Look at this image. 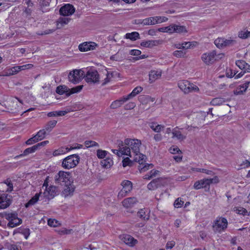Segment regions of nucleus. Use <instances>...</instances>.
Returning <instances> with one entry per match:
<instances>
[{
    "instance_id": "nucleus-1",
    "label": "nucleus",
    "mask_w": 250,
    "mask_h": 250,
    "mask_svg": "<svg viewBox=\"0 0 250 250\" xmlns=\"http://www.w3.org/2000/svg\"><path fill=\"white\" fill-rule=\"evenodd\" d=\"M125 146L122 147V154L132 157L133 154L139 152L141 145V141L139 140L127 138L125 140Z\"/></svg>"
},
{
    "instance_id": "nucleus-2",
    "label": "nucleus",
    "mask_w": 250,
    "mask_h": 250,
    "mask_svg": "<svg viewBox=\"0 0 250 250\" xmlns=\"http://www.w3.org/2000/svg\"><path fill=\"white\" fill-rule=\"evenodd\" d=\"M54 181L56 185L63 186L69 184L73 180L71 178L70 172L60 171L55 175Z\"/></svg>"
},
{
    "instance_id": "nucleus-3",
    "label": "nucleus",
    "mask_w": 250,
    "mask_h": 250,
    "mask_svg": "<svg viewBox=\"0 0 250 250\" xmlns=\"http://www.w3.org/2000/svg\"><path fill=\"white\" fill-rule=\"evenodd\" d=\"M228 225V220L226 218L218 216L213 223V230L215 233H221L227 229Z\"/></svg>"
},
{
    "instance_id": "nucleus-4",
    "label": "nucleus",
    "mask_w": 250,
    "mask_h": 250,
    "mask_svg": "<svg viewBox=\"0 0 250 250\" xmlns=\"http://www.w3.org/2000/svg\"><path fill=\"white\" fill-rule=\"evenodd\" d=\"M79 161L80 157L77 154H73L64 158L62 165L64 168L69 169L75 167L78 164Z\"/></svg>"
},
{
    "instance_id": "nucleus-5",
    "label": "nucleus",
    "mask_w": 250,
    "mask_h": 250,
    "mask_svg": "<svg viewBox=\"0 0 250 250\" xmlns=\"http://www.w3.org/2000/svg\"><path fill=\"white\" fill-rule=\"evenodd\" d=\"M178 87L185 93L187 94L199 90L198 87L187 80H181L178 82Z\"/></svg>"
},
{
    "instance_id": "nucleus-6",
    "label": "nucleus",
    "mask_w": 250,
    "mask_h": 250,
    "mask_svg": "<svg viewBox=\"0 0 250 250\" xmlns=\"http://www.w3.org/2000/svg\"><path fill=\"white\" fill-rule=\"evenodd\" d=\"M3 217L9 221L7 226L10 228H14L22 223L21 219L18 217V214L14 213H4Z\"/></svg>"
},
{
    "instance_id": "nucleus-7",
    "label": "nucleus",
    "mask_w": 250,
    "mask_h": 250,
    "mask_svg": "<svg viewBox=\"0 0 250 250\" xmlns=\"http://www.w3.org/2000/svg\"><path fill=\"white\" fill-rule=\"evenodd\" d=\"M84 79L88 83H98L100 82V75L96 69L90 68L86 72Z\"/></svg>"
},
{
    "instance_id": "nucleus-8",
    "label": "nucleus",
    "mask_w": 250,
    "mask_h": 250,
    "mask_svg": "<svg viewBox=\"0 0 250 250\" xmlns=\"http://www.w3.org/2000/svg\"><path fill=\"white\" fill-rule=\"evenodd\" d=\"M121 185L123 188L118 195V197L119 199L126 196L132 189V183L130 181L124 180L122 182Z\"/></svg>"
},
{
    "instance_id": "nucleus-9",
    "label": "nucleus",
    "mask_w": 250,
    "mask_h": 250,
    "mask_svg": "<svg viewBox=\"0 0 250 250\" xmlns=\"http://www.w3.org/2000/svg\"><path fill=\"white\" fill-rule=\"evenodd\" d=\"M83 74V71L81 70H74L68 75L69 81L73 83H77L81 81Z\"/></svg>"
},
{
    "instance_id": "nucleus-10",
    "label": "nucleus",
    "mask_w": 250,
    "mask_h": 250,
    "mask_svg": "<svg viewBox=\"0 0 250 250\" xmlns=\"http://www.w3.org/2000/svg\"><path fill=\"white\" fill-rule=\"evenodd\" d=\"M44 186H45V190L43 192V194L48 199H51L57 195L58 190L56 186H51L47 188L45 183L43 184V187Z\"/></svg>"
},
{
    "instance_id": "nucleus-11",
    "label": "nucleus",
    "mask_w": 250,
    "mask_h": 250,
    "mask_svg": "<svg viewBox=\"0 0 250 250\" xmlns=\"http://www.w3.org/2000/svg\"><path fill=\"white\" fill-rule=\"evenodd\" d=\"M216 55L215 51L205 53L202 55L201 59L206 64L210 65L215 61Z\"/></svg>"
},
{
    "instance_id": "nucleus-12",
    "label": "nucleus",
    "mask_w": 250,
    "mask_h": 250,
    "mask_svg": "<svg viewBox=\"0 0 250 250\" xmlns=\"http://www.w3.org/2000/svg\"><path fill=\"white\" fill-rule=\"evenodd\" d=\"M73 181L68 184L63 185V189L62 192V195L64 198L72 196L75 191V187L73 184Z\"/></svg>"
},
{
    "instance_id": "nucleus-13",
    "label": "nucleus",
    "mask_w": 250,
    "mask_h": 250,
    "mask_svg": "<svg viewBox=\"0 0 250 250\" xmlns=\"http://www.w3.org/2000/svg\"><path fill=\"white\" fill-rule=\"evenodd\" d=\"M74 6L70 4H66L62 6L59 10L60 15L64 17L72 15L75 12Z\"/></svg>"
},
{
    "instance_id": "nucleus-14",
    "label": "nucleus",
    "mask_w": 250,
    "mask_h": 250,
    "mask_svg": "<svg viewBox=\"0 0 250 250\" xmlns=\"http://www.w3.org/2000/svg\"><path fill=\"white\" fill-rule=\"evenodd\" d=\"M12 203V197L6 194L0 196V209H4L8 207Z\"/></svg>"
},
{
    "instance_id": "nucleus-15",
    "label": "nucleus",
    "mask_w": 250,
    "mask_h": 250,
    "mask_svg": "<svg viewBox=\"0 0 250 250\" xmlns=\"http://www.w3.org/2000/svg\"><path fill=\"white\" fill-rule=\"evenodd\" d=\"M97 46V44L94 42H84L79 45V49L81 52L93 50Z\"/></svg>"
},
{
    "instance_id": "nucleus-16",
    "label": "nucleus",
    "mask_w": 250,
    "mask_h": 250,
    "mask_svg": "<svg viewBox=\"0 0 250 250\" xmlns=\"http://www.w3.org/2000/svg\"><path fill=\"white\" fill-rule=\"evenodd\" d=\"M162 178L155 179L151 181L147 186L149 190H154L163 185Z\"/></svg>"
},
{
    "instance_id": "nucleus-17",
    "label": "nucleus",
    "mask_w": 250,
    "mask_h": 250,
    "mask_svg": "<svg viewBox=\"0 0 250 250\" xmlns=\"http://www.w3.org/2000/svg\"><path fill=\"white\" fill-rule=\"evenodd\" d=\"M138 201L136 197H129L125 199L122 201L123 206L125 208H131L138 203Z\"/></svg>"
},
{
    "instance_id": "nucleus-18",
    "label": "nucleus",
    "mask_w": 250,
    "mask_h": 250,
    "mask_svg": "<svg viewBox=\"0 0 250 250\" xmlns=\"http://www.w3.org/2000/svg\"><path fill=\"white\" fill-rule=\"evenodd\" d=\"M162 75L161 70H151L149 74V82L150 83L159 79Z\"/></svg>"
},
{
    "instance_id": "nucleus-19",
    "label": "nucleus",
    "mask_w": 250,
    "mask_h": 250,
    "mask_svg": "<svg viewBox=\"0 0 250 250\" xmlns=\"http://www.w3.org/2000/svg\"><path fill=\"white\" fill-rule=\"evenodd\" d=\"M121 240L126 244L129 246H133L136 243L137 240L129 235L124 234L120 236Z\"/></svg>"
},
{
    "instance_id": "nucleus-20",
    "label": "nucleus",
    "mask_w": 250,
    "mask_h": 250,
    "mask_svg": "<svg viewBox=\"0 0 250 250\" xmlns=\"http://www.w3.org/2000/svg\"><path fill=\"white\" fill-rule=\"evenodd\" d=\"M208 179H203L202 180L197 181L194 184V188L195 189H199L202 188H206L209 187Z\"/></svg>"
},
{
    "instance_id": "nucleus-21",
    "label": "nucleus",
    "mask_w": 250,
    "mask_h": 250,
    "mask_svg": "<svg viewBox=\"0 0 250 250\" xmlns=\"http://www.w3.org/2000/svg\"><path fill=\"white\" fill-rule=\"evenodd\" d=\"M133 158V160L136 162H138L140 165H143L146 159V155L141 153L140 152L137 154H133V156L131 157Z\"/></svg>"
},
{
    "instance_id": "nucleus-22",
    "label": "nucleus",
    "mask_w": 250,
    "mask_h": 250,
    "mask_svg": "<svg viewBox=\"0 0 250 250\" xmlns=\"http://www.w3.org/2000/svg\"><path fill=\"white\" fill-rule=\"evenodd\" d=\"M179 127L177 126L172 130V138H176L178 140L183 141L186 139V135L182 134V132L179 130Z\"/></svg>"
},
{
    "instance_id": "nucleus-23",
    "label": "nucleus",
    "mask_w": 250,
    "mask_h": 250,
    "mask_svg": "<svg viewBox=\"0 0 250 250\" xmlns=\"http://www.w3.org/2000/svg\"><path fill=\"white\" fill-rule=\"evenodd\" d=\"M137 24H142L143 25H154L155 24L154 17L147 18L143 20H139Z\"/></svg>"
},
{
    "instance_id": "nucleus-24",
    "label": "nucleus",
    "mask_w": 250,
    "mask_h": 250,
    "mask_svg": "<svg viewBox=\"0 0 250 250\" xmlns=\"http://www.w3.org/2000/svg\"><path fill=\"white\" fill-rule=\"evenodd\" d=\"M127 100L125 96L121 98L120 99L114 101L110 105L111 109H116L120 107L125 102H126Z\"/></svg>"
},
{
    "instance_id": "nucleus-25",
    "label": "nucleus",
    "mask_w": 250,
    "mask_h": 250,
    "mask_svg": "<svg viewBox=\"0 0 250 250\" xmlns=\"http://www.w3.org/2000/svg\"><path fill=\"white\" fill-rule=\"evenodd\" d=\"M160 42L161 41L159 40H149L142 42L141 45L145 47L150 48L159 44Z\"/></svg>"
},
{
    "instance_id": "nucleus-26",
    "label": "nucleus",
    "mask_w": 250,
    "mask_h": 250,
    "mask_svg": "<svg viewBox=\"0 0 250 250\" xmlns=\"http://www.w3.org/2000/svg\"><path fill=\"white\" fill-rule=\"evenodd\" d=\"M70 89L65 85H61L57 87L56 92L59 95H63L65 94L67 96V94L69 93Z\"/></svg>"
},
{
    "instance_id": "nucleus-27",
    "label": "nucleus",
    "mask_w": 250,
    "mask_h": 250,
    "mask_svg": "<svg viewBox=\"0 0 250 250\" xmlns=\"http://www.w3.org/2000/svg\"><path fill=\"white\" fill-rule=\"evenodd\" d=\"M172 29L173 30V33H185L187 32V30L186 29V28L184 26L180 25H176L174 24H172Z\"/></svg>"
},
{
    "instance_id": "nucleus-28",
    "label": "nucleus",
    "mask_w": 250,
    "mask_h": 250,
    "mask_svg": "<svg viewBox=\"0 0 250 250\" xmlns=\"http://www.w3.org/2000/svg\"><path fill=\"white\" fill-rule=\"evenodd\" d=\"M143 90V88L141 86H137L135 87L132 91L127 95V96H125L126 99L128 100H129L130 99L133 98L135 96H136L137 94L140 93Z\"/></svg>"
},
{
    "instance_id": "nucleus-29",
    "label": "nucleus",
    "mask_w": 250,
    "mask_h": 250,
    "mask_svg": "<svg viewBox=\"0 0 250 250\" xmlns=\"http://www.w3.org/2000/svg\"><path fill=\"white\" fill-rule=\"evenodd\" d=\"M70 19L67 17L60 18L57 21V28H61L64 25L67 24L70 21Z\"/></svg>"
},
{
    "instance_id": "nucleus-30",
    "label": "nucleus",
    "mask_w": 250,
    "mask_h": 250,
    "mask_svg": "<svg viewBox=\"0 0 250 250\" xmlns=\"http://www.w3.org/2000/svg\"><path fill=\"white\" fill-rule=\"evenodd\" d=\"M113 164L112 160L109 157H107L105 159H104L101 161V166L105 168H110L112 166Z\"/></svg>"
},
{
    "instance_id": "nucleus-31",
    "label": "nucleus",
    "mask_w": 250,
    "mask_h": 250,
    "mask_svg": "<svg viewBox=\"0 0 250 250\" xmlns=\"http://www.w3.org/2000/svg\"><path fill=\"white\" fill-rule=\"evenodd\" d=\"M36 150H37V149L36 148L35 145H34L32 147L25 149L22 154L17 156L15 158H19L21 156H26L30 153L34 152Z\"/></svg>"
},
{
    "instance_id": "nucleus-32",
    "label": "nucleus",
    "mask_w": 250,
    "mask_h": 250,
    "mask_svg": "<svg viewBox=\"0 0 250 250\" xmlns=\"http://www.w3.org/2000/svg\"><path fill=\"white\" fill-rule=\"evenodd\" d=\"M41 193H36L25 205L26 208H28L31 205H34L39 200V196Z\"/></svg>"
},
{
    "instance_id": "nucleus-33",
    "label": "nucleus",
    "mask_w": 250,
    "mask_h": 250,
    "mask_svg": "<svg viewBox=\"0 0 250 250\" xmlns=\"http://www.w3.org/2000/svg\"><path fill=\"white\" fill-rule=\"evenodd\" d=\"M125 38L130 39L131 41H136L140 39V35L137 32H133L130 33H127L125 36Z\"/></svg>"
},
{
    "instance_id": "nucleus-34",
    "label": "nucleus",
    "mask_w": 250,
    "mask_h": 250,
    "mask_svg": "<svg viewBox=\"0 0 250 250\" xmlns=\"http://www.w3.org/2000/svg\"><path fill=\"white\" fill-rule=\"evenodd\" d=\"M67 152H68V147H61L54 151L53 155L54 156H58L63 154Z\"/></svg>"
},
{
    "instance_id": "nucleus-35",
    "label": "nucleus",
    "mask_w": 250,
    "mask_h": 250,
    "mask_svg": "<svg viewBox=\"0 0 250 250\" xmlns=\"http://www.w3.org/2000/svg\"><path fill=\"white\" fill-rule=\"evenodd\" d=\"M57 121L56 120L50 121L48 122L44 126L45 129L47 132H50L52 129L55 126Z\"/></svg>"
},
{
    "instance_id": "nucleus-36",
    "label": "nucleus",
    "mask_w": 250,
    "mask_h": 250,
    "mask_svg": "<svg viewBox=\"0 0 250 250\" xmlns=\"http://www.w3.org/2000/svg\"><path fill=\"white\" fill-rule=\"evenodd\" d=\"M226 102V101L224 98L218 97L213 99L210 103L213 105H219L225 103Z\"/></svg>"
},
{
    "instance_id": "nucleus-37",
    "label": "nucleus",
    "mask_w": 250,
    "mask_h": 250,
    "mask_svg": "<svg viewBox=\"0 0 250 250\" xmlns=\"http://www.w3.org/2000/svg\"><path fill=\"white\" fill-rule=\"evenodd\" d=\"M150 127L155 132H159L161 131L162 129L164 128V126L160 125H157L155 123H151L149 124Z\"/></svg>"
},
{
    "instance_id": "nucleus-38",
    "label": "nucleus",
    "mask_w": 250,
    "mask_h": 250,
    "mask_svg": "<svg viewBox=\"0 0 250 250\" xmlns=\"http://www.w3.org/2000/svg\"><path fill=\"white\" fill-rule=\"evenodd\" d=\"M190 169L192 171L203 172V173H205L208 175H213L214 174V173L212 171L204 169V168H198L192 167Z\"/></svg>"
},
{
    "instance_id": "nucleus-39",
    "label": "nucleus",
    "mask_w": 250,
    "mask_h": 250,
    "mask_svg": "<svg viewBox=\"0 0 250 250\" xmlns=\"http://www.w3.org/2000/svg\"><path fill=\"white\" fill-rule=\"evenodd\" d=\"M47 131L44 129L40 130L38 132L37 134L35 136L37 139H38V141H41L45 138L46 135V132Z\"/></svg>"
},
{
    "instance_id": "nucleus-40",
    "label": "nucleus",
    "mask_w": 250,
    "mask_h": 250,
    "mask_svg": "<svg viewBox=\"0 0 250 250\" xmlns=\"http://www.w3.org/2000/svg\"><path fill=\"white\" fill-rule=\"evenodd\" d=\"M224 38H218L214 41L215 45L219 48H224Z\"/></svg>"
},
{
    "instance_id": "nucleus-41",
    "label": "nucleus",
    "mask_w": 250,
    "mask_h": 250,
    "mask_svg": "<svg viewBox=\"0 0 250 250\" xmlns=\"http://www.w3.org/2000/svg\"><path fill=\"white\" fill-rule=\"evenodd\" d=\"M233 210L237 213L243 215H246L248 213L247 210L244 208L241 207H234Z\"/></svg>"
},
{
    "instance_id": "nucleus-42",
    "label": "nucleus",
    "mask_w": 250,
    "mask_h": 250,
    "mask_svg": "<svg viewBox=\"0 0 250 250\" xmlns=\"http://www.w3.org/2000/svg\"><path fill=\"white\" fill-rule=\"evenodd\" d=\"M172 24L169 25V26L166 27H163L161 28H159L158 29V31L161 32H167L169 33H173V29H172Z\"/></svg>"
},
{
    "instance_id": "nucleus-43",
    "label": "nucleus",
    "mask_w": 250,
    "mask_h": 250,
    "mask_svg": "<svg viewBox=\"0 0 250 250\" xmlns=\"http://www.w3.org/2000/svg\"><path fill=\"white\" fill-rule=\"evenodd\" d=\"M236 43V41L231 38H230L229 39H225L224 38V48L227 46H232Z\"/></svg>"
},
{
    "instance_id": "nucleus-44",
    "label": "nucleus",
    "mask_w": 250,
    "mask_h": 250,
    "mask_svg": "<svg viewBox=\"0 0 250 250\" xmlns=\"http://www.w3.org/2000/svg\"><path fill=\"white\" fill-rule=\"evenodd\" d=\"M19 232L23 234L25 238L27 239L30 234V229L28 228H19Z\"/></svg>"
},
{
    "instance_id": "nucleus-45",
    "label": "nucleus",
    "mask_w": 250,
    "mask_h": 250,
    "mask_svg": "<svg viewBox=\"0 0 250 250\" xmlns=\"http://www.w3.org/2000/svg\"><path fill=\"white\" fill-rule=\"evenodd\" d=\"M83 87V85H80L70 89V92L69 93L67 94V96H69L72 94L80 92L82 89Z\"/></svg>"
},
{
    "instance_id": "nucleus-46",
    "label": "nucleus",
    "mask_w": 250,
    "mask_h": 250,
    "mask_svg": "<svg viewBox=\"0 0 250 250\" xmlns=\"http://www.w3.org/2000/svg\"><path fill=\"white\" fill-rule=\"evenodd\" d=\"M238 37L243 39H246L250 37V31H241L239 32Z\"/></svg>"
},
{
    "instance_id": "nucleus-47",
    "label": "nucleus",
    "mask_w": 250,
    "mask_h": 250,
    "mask_svg": "<svg viewBox=\"0 0 250 250\" xmlns=\"http://www.w3.org/2000/svg\"><path fill=\"white\" fill-rule=\"evenodd\" d=\"M137 216L140 218L144 220H148L149 218V216L147 214H146L145 210L142 209L138 212Z\"/></svg>"
},
{
    "instance_id": "nucleus-48",
    "label": "nucleus",
    "mask_w": 250,
    "mask_h": 250,
    "mask_svg": "<svg viewBox=\"0 0 250 250\" xmlns=\"http://www.w3.org/2000/svg\"><path fill=\"white\" fill-rule=\"evenodd\" d=\"M186 55V52L183 50H176L173 52V55L177 58L184 57Z\"/></svg>"
},
{
    "instance_id": "nucleus-49",
    "label": "nucleus",
    "mask_w": 250,
    "mask_h": 250,
    "mask_svg": "<svg viewBox=\"0 0 250 250\" xmlns=\"http://www.w3.org/2000/svg\"><path fill=\"white\" fill-rule=\"evenodd\" d=\"M154 19L155 24L157 23H162L168 20V19L167 17L161 16H155L154 17Z\"/></svg>"
},
{
    "instance_id": "nucleus-50",
    "label": "nucleus",
    "mask_w": 250,
    "mask_h": 250,
    "mask_svg": "<svg viewBox=\"0 0 250 250\" xmlns=\"http://www.w3.org/2000/svg\"><path fill=\"white\" fill-rule=\"evenodd\" d=\"M107 152L105 150L98 149L97 150V156L99 159H103L106 156Z\"/></svg>"
},
{
    "instance_id": "nucleus-51",
    "label": "nucleus",
    "mask_w": 250,
    "mask_h": 250,
    "mask_svg": "<svg viewBox=\"0 0 250 250\" xmlns=\"http://www.w3.org/2000/svg\"><path fill=\"white\" fill-rule=\"evenodd\" d=\"M235 63L239 68L244 71L247 63L243 60H238Z\"/></svg>"
},
{
    "instance_id": "nucleus-52",
    "label": "nucleus",
    "mask_w": 250,
    "mask_h": 250,
    "mask_svg": "<svg viewBox=\"0 0 250 250\" xmlns=\"http://www.w3.org/2000/svg\"><path fill=\"white\" fill-rule=\"evenodd\" d=\"M84 144L87 147H93V146H99V144L93 141H85Z\"/></svg>"
},
{
    "instance_id": "nucleus-53",
    "label": "nucleus",
    "mask_w": 250,
    "mask_h": 250,
    "mask_svg": "<svg viewBox=\"0 0 250 250\" xmlns=\"http://www.w3.org/2000/svg\"><path fill=\"white\" fill-rule=\"evenodd\" d=\"M48 225L51 227H56L60 225V223L56 219H49L48 220Z\"/></svg>"
},
{
    "instance_id": "nucleus-54",
    "label": "nucleus",
    "mask_w": 250,
    "mask_h": 250,
    "mask_svg": "<svg viewBox=\"0 0 250 250\" xmlns=\"http://www.w3.org/2000/svg\"><path fill=\"white\" fill-rule=\"evenodd\" d=\"M169 152L172 154H179V153H181V151L180 149L176 146H172L169 149Z\"/></svg>"
},
{
    "instance_id": "nucleus-55",
    "label": "nucleus",
    "mask_w": 250,
    "mask_h": 250,
    "mask_svg": "<svg viewBox=\"0 0 250 250\" xmlns=\"http://www.w3.org/2000/svg\"><path fill=\"white\" fill-rule=\"evenodd\" d=\"M5 184L7 185V186L8 187V188L6 190V191L7 192H11L13 190V184L12 183L11 180L9 179L6 180L4 182Z\"/></svg>"
},
{
    "instance_id": "nucleus-56",
    "label": "nucleus",
    "mask_w": 250,
    "mask_h": 250,
    "mask_svg": "<svg viewBox=\"0 0 250 250\" xmlns=\"http://www.w3.org/2000/svg\"><path fill=\"white\" fill-rule=\"evenodd\" d=\"M184 203V202L179 198L177 199L174 203V206L175 208H179L181 207L183 204Z\"/></svg>"
},
{
    "instance_id": "nucleus-57",
    "label": "nucleus",
    "mask_w": 250,
    "mask_h": 250,
    "mask_svg": "<svg viewBox=\"0 0 250 250\" xmlns=\"http://www.w3.org/2000/svg\"><path fill=\"white\" fill-rule=\"evenodd\" d=\"M209 186L211 184H217L219 183V180L217 176H214L213 178L208 179Z\"/></svg>"
},
{
    "instance_id": "nucleus-58",
    "label": "nucleus",
    "mask_w": 250,
    "mask_h": 250,
    "mask_svg": "<svg viewBox=\"0 0 250 250\" xmlns=\"http://www.w3.org/2000/svg\"><path fill=\"white\" fill-rule=\"evenodd\" d=\"M37 142H38V139H37L35 136H34V137L27 140L26 141V144L28 145H30Z\"/></svg>"
},
{
    "instance_id": "nucleus-59",
    "label": "nucleus",
    "mask_w": 250,
    "mask_h": 250,
    "mask_svg": "<svg viewBox=\"0 0 250 250\" xmlns=\"http://www.w3.org/2000/svg\"><path fill=\"white\" fill-rule=\"evenodd\" d=\"M152 167H153V165L152 164L145 165L143 167H139V170H140L141 172H145L146 170L148 169L149 167H151V168H152Z\"/></svg>"
},
{
    "instance_id": "nucleus-60",
    "label": "nucleus",
    "mask_w": 250,
    "mask_h": 250,
    "mask_svg": "<svg viewBox=\"0 0 250 250\" xmlns=\"http://www.w3.org/2000/svg\"><path fill=\"white\" fill-rule=\"evenodd\" d=\"M123 166L124 167H125L127 166H130L131 165L132 162L131 160L128 158H126L124 159L123 161Z\"/></svg>"
},
{
    "instance_id": "nucleus-61",
    "label": "nucleus",
    "mask_w": 250,
    "mask_h": 250,
    "mask_svg": "<svg viewBox=\"0 0 250 250\" xmlns=\"http://www.w3.org/2000/svg\"><path fill=\"white\" fill-rule=\"evenodd\" d=\"M175 245V242L174 241H168L166 244V248L167 249H172Z\"/></svg>"
},
{
    "instance_id": "nucleus-62",
    "label": "nucleus",
    "mask_w": 250,
    "mask_h": 250,
    "mask_svg": "<svg viewBox=\"0 0 250 250\" xmlns=\"http://www.w3.org/2000/svg\"><path fill=\"white\" fill-rule=\"evenodd\" d=\"M72 231V229H66L63 228L59 231V233L61 235L68 234L71 233Z\"/></svg>"
},
{
    "instance_id": "nucleus-63",
    "label": "nucleus",
    "mask_w": 250,
    "mask_h": 250,
    "mask_svg": "<svg viewBox=\"0 0 250 250\" xmlns=\"http://www.w3.org/2000/svg\"><path fill=\"white\" fill-rule=\"evenodd\" d=\"M141 54V51L138 49H132L130 51V54L133 56H139Z\"/></svg>"
},
{
    "instance_id": "nucleus-64",
    "label": "nucleus",
    "mask_w": 250,
    "mask_h": 250,
    "mask_svg": "<svg viewBox=\"0 0 250 250\" xmlns=\"http://www.w3.org/2000/svg\"><path fill=\"white\" fill-rule=\"evenodd\" d=\"M9 250H21L20 247L16 245H11L9 248Z\"/></svg>"
}]
</instances>
